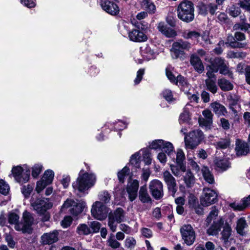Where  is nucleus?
Wrapping results in <instances>:
<instances>
[{
	"mask_svg": "<svg viewBox=\"0 0 250 250\" xmlns=\"http://www.w3.org/2000/svg\"><path fill=\"white\" fill-rule=\"evenodd\" d=\"M96 181V177L94 173L84 172V170L82 169L76 181L73 183L72 187L75 191L83 192L93 187Z\"/></svg>",
	"mask_w": 250,
	"mask_h": 250,
	"instance_id": "obj_1",
	"label": "nucleus"
},
{
	"mask_svg": "<svg viewBox=\"0 0 250 250\" xmlns=\"http://www.w3.org/2000/svg\"><path fill=\"white\" fill-rule=\"evenodd\" d=\"M219 210L216 207H212L211 210L209 212L206 222L208 224L213 223L207 230V233L209 235H216L221 230L222 226L224 225V221L222 217H218Z\"/></svg>",
	"mask_w": 250,
	"mask_h": 250,
	"instance_id": "obj_2",
	"label": "nucleus"
},
{
	"mask_svg": "<svg viewBox=\"0 0 250 250\" xmlns=\"http://www.w3.org/2000/svg\"><path fill=\"white\" fill-rule=\"evenodd\" d=\"M109 211V208L100 201H96L93 203L91 209L92 215L100 220L105 219Z\"/></svg>",
	"mask_w": 250,
	"mask_h": 250,
	"instance_id": "obj_3",
	"label": "nucleus"
},
{
	"mask_svg": "<svg viewBox=\"0 0 250 250\" xmlns=\"http://www.w3.org/2000/svg\"><path fill=\"white\" fill-rule=\"evenodd\" d=\"M187 47L188 44L182 41L174 42L170 50L171 57L173 59L179 58L181 60H184L186 57L185 50Z\"/></svg>",
	"mask_w": 250,
	"mask_h": 250,
	"instance_id": "obj_4",
	"label": "nucleus"
},
{
	"mask_svg": "<svg viewBox=\"0 0 250 250\" xmlns=\"http://www.w3.org/2000/svg\"><path fill=\"white\" fill-rule=\"evenodd\" d=\"M216 192L208 188H203L202 194L200 197V203L204 207H208L217 201Z\"/></svg>",
	"mask_w": 250,
	"mask_h": 250,
	"instance_id": "obj_5",
	"label": "nucleus"
},
{
	"mask_svg": "<svg viewBox=\"0 0 250 250\" xmlns=\"http://www.w3.org/2000/svg\"><path fill=\"white\" fill-rule=\"evenodd\" d=\"M22 218L24 222L21 224H16L14 227L17 231H21L23 233H30L31 231V226L33 223L34 218L32 215L27 211L23 213Z\"/></svg>",
	"mask_w": 250,
	"mask_h": 250,
	"instance_id": "obj_6",
	"label": "nucleus"
},
{
	"mask_svg": "<svg viewBox=\"0 0 250 250\" xmlns=\"http://www.w3.org/2000/svg\"><path fill=\"white\" fill-rule=\"evenodd\" d=\"M31 205L34 209L39 214H44L46 211L51 208L52 204L47 198L38 199L34 200H31Z\"/></svg>",
	"mask_w": 250,
	"mask_h": 250,
	"instance_id": "obj_7",
	"label": "nucleus"
},
{
	"mask_svg": "<svg viewBox=\"0 0 250 250\" xmlns=\"http://www.w3.org/2000/svg\"><path fill=\"white\" fill-rule=\"evenodd\" d=\"M149 189L152 197L156 200L161 199L164 195L163 184L158 180L155 179L150 182Z\"/></svg>",
	"mask_w": 250,
	"mask_h": 250,
	"instance_id": "obj_8",
	"label": "nucleus"
},
{
	"mask_svg": "<svg viewBox=\"0 0 250 250\" xmlns=\"http://www.w3.org/2000/svg\"><path fill=\"white\" fill-rule=\"evenodd\" d=\"M188 148H193L198 146L204 138L203 132L195 130L188 134Z\"/></svg>",
	"mask_w": 250,
	"mask_h": 250,
	"instance_id": "obj_9",
	"label": "nucleus"
},
{
	"mask_svg": "<svg viewBox=\"0 0 250 250\" xmlns=\"http://www.w3.org/2000/svg\"><path fill=\"white\" fill-rule=\"evenodd\" d=\"M225 63L224 60L220 58H216L210 60V64L207 66V75L209 78L215 77L214 73L219 70L220 67Z\"/></svg>",
	"mask_w": 250,
	"mask_h": 250,
	"instance_id": "obj_10",
	"label": "nucleus"
},
{
	"mask_svg": "<svg viewBox=\"0 0 250 250\" xmlns=\"http://www.w3.org/2000/svg\"><path fill=\"white\" fill-rule=\"evenodd\" d=\"M203 117H200L198 122L200 126L206 129H210L212 125L213 114L211 112L206 109L202 111Z\"/></svg>",
	"mask_w": 250,
	"mask_h": 250,
	"instance_id": "obj_11",
	"label": "nucleus"
},
{
	"mask_svg": "<svg viewBox=\"0 0 250 250\" xmlns=\"http://www.w3.org/2000/svg\"><path fill=\"white\" fill-rule=\"evenodd\" d=\"M23 169L21 166L14 167L11 170L13 176L14 177L15 181L21 184H22L27 182L30 178V172L29 171H26L24 173L22 174V179L20 178L19 175L21 174Z\"/></svg>",
	"mask_w": 250,
	"mask_h": 250,
	"instance_id": "obj_12",
	"label": "nucleus"
},
{
	"mask_svg": "<svg viewBox=\"0 0 250 250\" xmlns=\"http://www.w3.org/2000/svg\"><path fill=\"white\" fill-rule=\"evenodd\" d=\"M163 179L167 186L168 190L174 196L177 191L176 183L175 178L170 173L166 170L163 172Z\"/></svg>",
	"mask_w": 250,
	"mask_h": 250,
	"instance_id": "obj_13",
	"label": "nucleus"
},
{
	"mask_svg": "<svg viewBox=\"0 0 250 250\" xmlns=\"http://www.w3.org/2000/svg\"><path fill=\"white\" fill-rule=\"evenodd\" d=\"M59 232L54 230L49 233H44L41 238V242L43 245H51L58 240Z\"/></svg>",
	"mask_w": 250,
	"mask_h": 250,
	"instance_id": "obj_14",
	"label": "nucleus"
},
{
	"mask_svg": "<svg viewBox=\"0 0 250 250\" xmlns=\"http://www.w3.org/2000/svg\"><path fill=\"white\" fill-rule=\"evenodd\" d=\"M138 188L139 182L136 180H133L128 183L126 187V191L130 201H134L137 197Z\"/></svg>",
	"mask_w": 250,
	"mask_h": 250,
	"instance_id": "obj_15",
	"label": "nucleus"
},
{
	"mask_svg": "<svg viewBox=\"0 0 250 250\" xmlns=\"http://www.w3.org/2000/svg\"><path fill=\"white\" fill-rule=\"evenodd\" d=\"M101 6L104 10L112 15H115L119 12L118 5L112 1H104L102 3Z\"/></svg>",
	"mask_w": 250,
	"mask_h": 250,
	"instance_id": "obj_16",
	"label": "nucleus"
},
{
	"mask_svg": "<svg viewBox=\"0 0 250 250\" xmlns=\"http://www.w3.org/2000/svg\"><path fill=\"white\" fill-rule=\"evenodd\" d=\"M128 36L131 41L136 42H145L147 39V36L138 29L132 30L129 33Z\"/></svg>",
	"mask_w": 250,
	"mask_h": 250,
	"instance_id": "obj_17",
	"label": "nucleus"
},
{
	"mask_svg": "<svg viewBox=\"0 0 250 250\" xmlns=\"http://www.w3.org/2000/svg\"><path fill=\"white\" fill-rule=\"evenodd\" d=\"M177 15L181 20L188 21V3L186 0L183 1L178 5Z\"/></svg>",
	"mask_w": 250,
	"mask_h": 250,
	"instance_id": "obj_18",
	"label": "nucleus"
},
{
	"mask_svg": "<svg viewBox=\"0 0 250 250\" xmlns=\"http://www.w3.org/2000/svg\"><path fill=\"white\" fill-rule=\"evenodd\" d=\"M191 167L190 171L188 170V187L194 183V173H196L199 171V167L196 162L191 159H188V167Z\"/></svg>",
	"mask_w": 250,
	"mask_h": 250,
	"instance_id": "obj_19",
	"label": "nucleus"
},
{
	"mask_svg": "<svg viewBox=\"0 0 250 250\" xmlns=\"http://www.w3.org/2000/svg\"><path fill=\"white\" fill-rule=\"evenodd\" d=\"M158 30L166 37L172 38L176 36V31L169 27H168L164 22H159L157 26Z\"/></svg>",
	"mask_w": 250,
	"mask_h": 250,
	"instance_id": "obj_20",
	"label": "nucleus"
},
{
	"mask_svg": "<svg viewBox=\"0 0 250 250\" xmlns=\"http://www.w3.org/2000/svg\"><path fill=\"white\" fill-rule=\"evenodd\" d=\"M138 197L140 201L144 204L152 203V200L148 192L146 185L140 188Z\"/></svg>",
	"mask_w": 250,
	"mask_h": 250,
	"instance_id": "obj_21",
	"label": "nucleus"
},
{
	"mask_svg": "<svg viewBox=\"0 0 250 250\" xmlns=\"http://www.w3.org/2000/svg\"><path fill=\"white\" fill-rule=\"evenodd\" d=\"M175 155L176 158V159L175 158V161H172L176 163L178 166L180 167L181 171L185 172L186 170V167L184 153L182 149H179L177 150V152L175 153Z\"/></svg>",
	"mask_w": 250,
	"mask_h": 250,
	"instance_id": "obj_22",
	"label": "nucleus"
},
{
	"mask_svg": "<svg viewBox=\"0 0 250 250\" xmlns=\"http://www.w3.org/2000/svg\"><path fill=\"white\" fill-rule=\"evenodd\" d=\"M141 53L143 57L147 61L154 59L157 56L154 49L147 45L141 47Z\"/></svg>",
	"mask_w": 250,
	"mask_h": 250,
	"instance_id": "obj_23",
	"label": "nucleus"
},
{
	"mask_svg": "<svg viewBox=\"0 0 250 250\" xmlns=\"http://www.w3.org/2000/svg\"><path fill=\"white\" fill-rule=\"evenodd\" d=\"M235 150L238 156L245 155L249 152L248 145L240 140L236 141Z\"/></svg>",
	"mask_w": 250,
	"mask_h": 250,
	"instance_id": "obj_24",
	"label": "nucleus"
},
{
	"mask_svg": "<svg viewBox=\"0 0 250 250\" xmlns=\"http://www.w3.org/2000/svg\"><path fill=\"white\" fill-rule=\"evenodd\" d=\"M214 162L215 169L218 171H224L230 167V163L227 159L216 158Z\"/></svg>",
	"mask_w": 250,
	"mask_h": 250,
	"instance_id": "obj_25",
	"label": "nucleus"
},
{
	"mask_svg": "<svg viewBox=\"0 0 250 250\" xmlns=\"http://www.w3.org/2000/svg\"><path fill=\"white\" fill-rule=\"evenodd\" d=\"M162 150L165 151L172 161H175V152L171 143L165 141Z\"/></svg>",
	"mask_w": 250,
	"mask_h": 250,
	"instance_id": "obj_26",
	"label": "nucleus"
},
{
	"mask_svg": "<svg viewBox=\"0 0 250 250\" xmlns=\"http://www.w3.org/2000/svg\"><path fill=\"white\" fill-rule=\"evenodd\" d=\"M240 23L235 24L233 27L234 30H241L242 31H247L250 33V24L245 22L246 19L245 16H240Z\"/></svg>",
	"mask_w": 250,
	"mask_h": 250,
	"instance_id": "obj_27",
	"label": "nucleus"
},
{
	"mask_svg": "<svg viewBox=\"0 0 250 250\" xmlns=\"http://www.w3.org/2000/svg\"><path fill=\"white\" fill-rule=\"evenodd\" d=\"M210 106L213 111L219 116H225L227 112L225 107L219 103H212Z\"/></svg>",
	"mask_w": 250,
	"mask_h": 250,
	"instance_id": "obj_28",
	"label": "nucleus"
},
{
	"mask_svg": "<svg viewBox=\"0 0 250 250\" xmlns=\"http://www.w3.org/2000/svg\"><path fill=\"white\" fill-rule=\"evenodd\" d=\"M142 8L150 14H154L156 11V6L150 0H143L141 3Z\"/></svg>",
	"mask_w": 250,
	"mask_h": 250,
	"instance_id": "obj_29",
	"label": "nucleus"
},
{
	"mask_svg": "<svg viewBox=\"0 0 250 250\" xmlns=\"http://www.w3.org/2000/svg\"><path fill=\"white\" fill-rule=\"evenodd\" d=\"M191 64L199 73H202L204 70V66L198 57L192 55L190 59Z\"/></svg>",
	"mask_w": 250,
	"mask_h": 250,
	"instance_id": "obj_30",
	"label": "nucleus"
},
{
	"mask_svg": "<svg viewBox=\"0 0 250 250\" xmlns=\"http://www.w3.org/2000/svg\"><path fill=\"white\" fill-rule=\"evenodd\" d=\"M248 227V225L244 218H241L237 221L236 229L239 234L244 235L246 233L245 229Z\"/></svg>",
	"mask_w": 250,
	"mask_h": 250,
	"instance_id": "obj_31",
	"label": "nucleus"
},
{
	"mask_svg": "<svg viewBox=\"0 0 250 250\" xmlns=\"http://www.w3.org/2000/svg\"><path fill=\"white\" fill-rule=\"evenodd\" d=\"M108 215L112 217L117 222L121 223L124 220L125 212L122 208H119L114 212L109 213Z\"/></svg>",
	"mask_w": 250,
	"mask_h": 250,
	"instance_id": "obj_32",
	"label": "nucleus"
},
{
	"mask_svg": "<svg viewBox=\"0 0 250 250\" xmlns=\"http://www.w3.org/2000/svg\"><path fill=\"white\" fill-rule=\"evenodd\" d=\"M86 206L84 201H80L75 204H73V207L70 209V213L73 215L77 216L82 213Z\"/></svg>",
	"mask_w": 250,
	"mask_h": 250,
	"instance_id": "obj_33",
	"label": "nucleus"
},
{
	"mask_svg": "<svg viewBox=\"0 0 250 250\" xmlns=\"http://www.w3.org/2000/svg\"><path fill=\"white\" fill-rule=\"evenodd\" d=\"M198 203L197 198L192 194L188 196V205L189 207L194 208L195 212L198 214H202L203 212V208L200 207L196 208V204Z\"/></svg>",
	"mask_w": 250,
	"mask_h": 250,
	"instance_id": "obj_34",
	"label": "nucleus"
},
{
	"mask_svg": "<svg viewBox=\"0 0 250 250\" xmlns=\"http://www.w3.org/2000/svg\"><path fill=\"white\" fill-rule=\"evenodd\" d=\"M202 172L204 178L207 183L210 184L214 183V177L208 167H203L202 169Z\"/></svg>",
	"mask_w": 250,
	"mask_h": 250,
	"instance_id": "obj_35",
	"label": "nucleus"
},
{
	"mask_svg": "<svg viewBox=\"0 0 250 250\" xmlns=\"http://www.w3.org/2000/svg\"><path fill=\"white\" fill-rule=\"evenodd\" d=\"M218 84L220 88L224 91H229L233 88L232 84L225 79L218 80Z\"/></svg>",
	"mask_w": 250,
	"mask_h": 250,
	"instance_id": "obj_36",
	"label": "nucleus"
},
{
	"mask_svg": "<svg viewBox=\"0 0 250 250\" xmlns=\"http://www.w3.org/2000/svg\"><path fill=\"white\" fill-rule=\"evenodd\" d=\"M206 83L208 89L212 93H215L217 90V87L215 84V78H209L206 80Z\"/></svg>",
	"mask_w": 250,
	"mask_h": 250,
	"instance_id": "obj_37",
	"label": "nucleus"
},
{
	"mask_svg": "<svg viewBox=\"0 0 250 250\" xmlns=\"http://www.w3.org/2000/svg\"><path fill=\"white\" fill-rule=\"evenodd\" d=\"M77 232L80 235H88L91 233L90 228L86 224H80L77 228Z\"/></svg>",
	"mask_w": 250,
	"mask_h": 250,
	"instance_id": "obj_38",
	"label": "nucleus"
},
{
	"mask_svg": "<svg viewBox=\"0 0 250 250\" xmlns=\"http://www.w3.org/2000/svg\"><path fill=\"white\" fill-rule=\"evenodd\" d=\"M140 151L137 152L132 155L130 158V163L136 168L140 167Z\"/></svg>",
	"mask_w": 250,
	"mask_h": 250,
	"instance_id": "obj_39",
	"label": "nucleus"
},
{
	"mask_svg": "<svg viewBox=\"0 0 250 250\" xmlns=\"http://www.w3.org/2000/svg\"><path fill=\"white\" fill-rule=\"evenodd\" d=\"M203 8L206 9L204 11L201 10V14L205 15L208 11L211 15H213L217 9V6L214 4L210 3L208 5H203Z\"/></svg>",
	"mask_w": 250,
	"mask_h": 250,
	"instance_id": "obj_40",
	"label": "nucleus"
},
{
	"mask_svg": "<svg viewBox=\"0 0 250 250\" xmlns=\"http://www.w3.org/2000/svg\"><path fill=\"white\" fill-rule=\"evenodd\" d=\"M140 152H142L143 160L146 165H149L151 163V157L149 150L147 148H143L141 149Z\"/></svg>",
	"mask_w": 250,
	"mask_h": 250,
	"instance_id": "obj_41",
	"label": "nucleus"
},
{
	"mask_svg": "<svg viewBox=\"0 0 250 250\" xmlns=\"http://www.w3.org/2000/svg\"><path fill=\"white\" fill-rule=\"evenodd\" d=\"M230 145V141L229 139H221L219 141L216 143L215 146L217 149H226Z\"/></svg>",
	"mask_w": 250,
	"mask_h": 250,
	"instance_id": "obj_42",
	"label": "nucleus"
},
{
	"mask_svg": "<svg viewBox=\"0 0 250 250\" xmlns=\"http://www.w3.org/2000/svg\"><path fill=\"white\" fill-rule=\"evenodd\" d=\"M111 198L110 194L106 191H103L99 194V199L103 204H107Z\"/></svg>",
	"mask_w": 250,
	"mask_h": 250,
	"instance_id": "obj_43",
	"label": "nucleus"
},
{
	"mask_svg": "<svg viewBox=\"0 0 250 250\" xmlns=\"http://www.w3.org/2000/svg\"><path fill=\"white\" fill-rule=\"evenodd\" d=\"M129 169L126 166L121 171L118 173V177L119 181L124 183L125 177L128 175Z\"/></svg>",
	"mask_w": 250,
	"mask_h": 250,
	"instance_id": "obj_44",
	"label": "nucleus"
},
{
	"mask_svg": "<svg viewBox=\"0 0 250 250\" xmlns=\"http://www.w3.org/2000/svg\"><path fill=\"white\" fill-rule=\"evenodd\" d=\"M54 172L51 170H47L45 171L42 177L43 181L49 184L52 183L54 178Z\"/></svg>",
	"mask_w": 250,
	"mask_h": 250,
	"instance_id": "obj_45",
	"label": "nucleus"
},
{
	"mask_svg": "<svg viewBox=\"0 0 250 250\" xmlns=\"http://www.w3.org/2000/svg\"><path fill=\"white\" fill-rule=\"evenodd\" d=\"M231 229L230 226L226 225L223 228L222 232V237L225 242L228 241L230 236Z\"/></svg>",
	"mask_w": 250,
	"mask_h": 250,
	"instance_id": "obj_46",
	"label": "nucleus"
},
{
	"mask_svg": "<svg viewBox=\"0 0 250 250\" xmlns=\"http://www.w3.org/2000/svg\"><path fill=\"white\" fill-rule=\"evenodd\" d=\"M10 190L9 186L5 181L0 180V193L3 195H7Z\"/></svg>",
	"mask_w": 250,
	"mask_h": 250,
	"instance_id": "obj_47",
	"label": "nucleus"
},
{
	"mask_svg": "<svg viewBox=\"0 0 250 250\" xmlns=\"http://www.w3.org/2000/svg\"><path fill=\"white\" fill-rule=\"evenodd\" d=\"M107 244L108 246L113 249L119 248L121 244L114 238L113 235H111L107 240Z\"/></svg>",
	"mask_w": 250,
	"mask_h": 250,
	"instance_id": "obj_48",
	"label": "nucleus"
},
{
	"mask_svg": "<svg viewBox=\"0 0 250 250\" xmlns=\"http://www.w3.org/2000/svg\"><path fill=\"white\" fill-rule=\"evenodd\" d=\"M136 244L135 239L132 237H127L125 241V247L130 250L134 249Z\"/></svg>",
	"mask_w": 250,
	"mask_h": 250,
	"instance_id": "obj_49",
	"label": "nucleus"
},
{
	"mask_svg": "<svg viewBox=\"0 0 250 250\" xmlns=\"http://www.w3.org/2000/svg\"><path fill=\"white\" fill-rule=\"evenodd\" d=\"M34 188V186L31 185H27L26 186H24L21 188V192L24 196L25 198H28L33 191Z\"/></svg>",
	"mask_w": 250,
	"mask_h": 250,
	"instance_id": "obj_50",
	"label": "nucleus"
},
{
	"mask_svg": "<svg viewBox=\"0 0 250 250\" xmlns=\"http://www.w3.org/2000/svg\"><path fill=\"white\" fill-rule=\"evenodd\" d=\"M165 141L162 139L155 140L153 141L150 146L151 148L153 149H160L162 150L163 145H164Z\"/></svg>",
	"mask_w": 250,
	"mask_h": 250,
	"instance_id": "obj_51",
	"label": "nucleus"
},
{
	"mask_svg": "<svg viewBox=\"0 0 250 250\" xmlns=\"http://www.w3.org/2000/svg\"><path fill=\"white\" fill-rule=\"evenodd\" d=\"M162 95L163 97L168 102L170 103L175 101V98L173 97L172 91L169 89H165L162 92Z\"/></svg>",
	"mask_w": 250,
	"mask_h": 250,
	"instance_id": "obj_52",
	"label": "nucleus"
},
{
	"mask_svg": "<svg viewBox=\"0 0 250 250\" xmlns=\"http://www.w3.org/2000/svg\"><path fill=\"white\" fill-rule=\"evenodd\" d=\"M228 13L233 17H236L240 13V9L234 5L231 6L228 10Z\"/></svg>",
	"mask_w": 250,
	"mask_h": 250,
	"instance_id": "obj_53",
	"label": "nucleus"
},
{
	"mask_svg": "<svg viewBox=\"0 0 250 250\" xmlns=\"http://www.w3.org/2000/svg\"><path fill=\"white\" fill-rule=\"evenodd\" d=\"M19 216L15 213H10L8 215V222L11 224H21L19 222Z\"/></svg>",
	"mask_w": 250,
	"mask_h": 250,
	"instance_id": "obj_54",
	"label": "nucleus"
},
{
	"mask_svg": "<svg viewBox=\"0 0 250 250\" xmlns=\"http://www.w3.org/2000/svg\"><path fill=\"white\" fill-rule=\"evenodd\" d=\"M119 223H120L117 222L116 220L114 219L112 217L108 215V225L112 232H115L116 231L118 224Z\"/></svg>",
	"mask_w": 250,
	"mask_h": 250,
	"instance_id": "obj_55",
	"label": "nucleus"
},
{
	"mask_svg": "<svg viewBox=\"0 0 250 250\" xmlns=\"http://www.w3.org/2000/svg\"><path fill=\"white\" fill-rule=\"evenodd\" d=\"M42 166L41 164H36L32 167V175L34 178H37L42 171Z\"/></svg>",
	"mask_w": 250,
	"mask_h": 250,
	"instance_id": "obj_56",
	"label": "nucleus"
},
{
	"mask_svg": "<svg viewBox=\"0 0 250 250\" xmlns=\"http://www.w3.org/2000/svg\"><path fill=\"white\" fill-rule=\"evenodd\" d=\"M188 246L192 245L196 238L195 231L191 226L188 225Z\"/></svg>",
	"mask_w": 250,
	"mask_h": 250,
	"instance_id": "obj_57",
	"label": "nucleus"
},
{
	"mask_svg": "<svg viewBox=\"0 0 250 250\" xmlns=\"http://www.w3.org/2000/svg\"><path fill=\"white\" fill-rule=\"evenodd\" d=\"M89 225L90 227L91 233L99 232L101 228V224L97 221L91 222Z\"/></svg>",
	"mask_w": 250,
	"mask_h": 250,
	"instance_id": "obj_58",
	"label": "nucleus"
},
{
	"mask_svg": "<svg viewBox=\"0 0 250 250\" xmlns=\"http://www.w3.org/2000/svg\"><path fill=\"white\" fill-rule=\"evenodd\" d=\"M49 183H47L45 181H43V179H41L38 181L37 183V186L36 188V190L38 193H40L45 187L49 185Z\"/></svg>",
	"mask_w": 250,
	"mask_h": 250,
	"instance_id": "obj_59",
	"label": "nucleus"
},
{
	"mask_svg": "<svg viewBox=\"0 0 250 250\" xmlns=\"http://www.w3.org/2000/svg\"><path fill=\"white\" fill-rule=\"evenodd\" d=\"M229 207L235 211H242L245 209L243 203H237L235 202L229 204Z\"/></svg>",
	"mask_w": 250,
	"mask_h": 250,
	"instance_id": "obj_60",
	"label": "nucleus"
},
{
	"mask_svg": "<svg viewBox=\"0 0 250 250\" xmlns=\"http://www.w3.org/2000/svg\"><path fill=\"white\" fill-rule=\"evenodd\" d=\"M180 233L185 243L188 242V226L184 225L180 229Z\"/></svg>",
	"mask_w": 250,
	"mask_h": 250,
	"instance_id": "obj_61",
	"label": "nucleus"
},
{
	"mask_svg": "<svg viewBox=\"0 0 250 250\" xmlns=\"http://www.w3.org/2000/svg\"><path fill=\"white\" fill-rule=\"evenodd\" d=\"M178 86H183L187 84L185 79L182 75H179L175 78V81L173 83Z\"/></svg>",
	"mask_w": 250,
	"mask_h": 250,
	"instance_id": "obj_62",
	"label": "nucleus"
},
{
	"mask_svg": "<svg viewBox=\"0 0 250 250\" xmlns=\"http://www.w3.org/2000/svg\"><path fill=\"white\" fill-rule=\"evenodd\" d=\"M5 240L10 248H14L15 247L16 243L11 235L6 233L5 235Z\"/></svg>",
	"mask_w": 250,
	"mask_h": 250,
	"instance_id": "obj_63",
	"label": "nucleus"
},
{
	"mask_svg": "<svg viewBox=\"0 0 250 250\" xmlns=\"http://www.w3.org/2000/svg\"><path fill=\"white\" fill-rule=\"evenodd\" d=\"M145 73L144 69H140L137 72L136 78L134 81L135 84H138L141 81L143 76Z\"/></svg>",
	"mask_w": 250,
	"mask_h": 250,
	"instance_id": "obj_64",
	"label": "nucleus"
}]
</instances>
